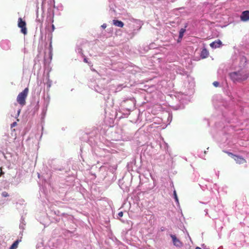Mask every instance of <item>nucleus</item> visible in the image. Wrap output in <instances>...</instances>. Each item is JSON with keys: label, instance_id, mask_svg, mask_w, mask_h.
I'll list each match as a JSON object with an SVG mask.
<instances>
[{"label": "nucleus", "instance_id": "obj_29", "mask_svg": "<svg viewBox=\"0 0 249 249\" xmlns=\"http://www.w3.org/2000/svg\"><path fill=\"white\" fill-rule=\"evenodd\" d=\"M20 110H19L18 111V114L20 113Z\"/></svg>", "mask_w": 249, "mask_h": 249}, {"label": "nucleus", "instance_id": "obj_18", "mask_svg": "<svg viewBox=\"0 0 249 249\" xmlns=\"http://www.w3.org/2000/svg\"><path fill=\"white\" fill-rule=\"evenodd\" d=\"M36 20L40 23H42V21H43V19L42 18H39L38 16H37V18H36Z\"/></svg>", "mask_w": 249, "mask_h": 249}, {"label": "nucleus", "instance_id": "obj_3", "mask_svg": "<svg viewBox=\"0 0 249 249\" xmlns=\"http://www.w3.org/2000/svg\"><path fill=\"white\" fill-rule=\"evenodd\" d=\"M18 27L21 28V32L24 35L27 34L26 22L25 21L22 20L21 18H19L18 19Z\"/></svg>", "mask_w": 249, "mask_h": 249}, {"label": "nucleus", "instance_id": "obj_7", "mask_svg": "<svg viewBox=\"0 0 249 249\" xmlns=\"http://www.w3.org/2000/svg\"><path fill=\"white\" fill-rule=\"evenodd\" d=\"M221 45H222V42L219 39L213 41L210 44V47H220Z\"/></svg>", "mask_w": 249, "mask_h": 249}, {"label": "nucleus", "instance_id": "obj_10", "mask_svg": "<svg viewBox=\"0 0 249 249\" xmlns=\"http://www.w3.org/2000/svg\"><path fill=\"white\" fill-rule=\"evenodd\" d=\"M21 241V240L19 239H18L16 241H15L10 247V249H16L18 247L19 243Z\"/></svg>", "mask_w": 249, "mask_h": 249}, {"label": "nucleus", "instance_id": "obj_17", "mask_svg": "<svg viewBox=\"0 0 249 249\" xmlns=\"http://www.w3.org/2000/svg\"><path fill=\"white\" fill-rule=\"evenodd\" d=\"M225 153H227L229 156H231L233 159L234 156H236V155H234L232 154L231 152H228V151H224Z\"/></svg>", "mask_w": 249, "mask_h": 249}, {"label": "nucleus", "instance_id": "obj_4", "mask_svg": "<svg viewBox=\"0 0 249 249\" xmlns=\"http://www.w3.org/2000/svg\"><path fill=\"white\" fill-rule=\"evenodd\" d=\"M170 237H171L174 245L177 247L180 248L182 246V243L177 238L176 235L171 234Z\"/></svg>", "mask_w": 249, "mask_h": 249}, {"label": "nucleus", "instance_id": "obj_13", "mask_svg": "<svg viewBox=\"0 0 249 249\" xmlns=\"http://www.w3.org/2000/svg\"><path fill=\"white\" fill-rule=\"evenodd\" d=\"M109 3H110L109 5V6L110 7V9L111 10H112L113 12H114L115 10H114V5L113 4V3L114 2V0H108Z\"/></svg>", "mask_w": 249, "mask_h": 249}, {"label": "nucleus", "instance_id": "obj_11", "mask_svg": "<svg viewBox=\"0 0 249 249\" xmlns=\"http://www.w3.org/2000/svg\"><path fill=\"white\" fill-rule=\"evenodd\" d=\"M10 45V42L7 39L2 40L0 42V46L4 47L5 46H9Z\"/></svg>", "mask_w": 249, "mask_h": 249}, {"label": "nucleus", "instance_id": "obj_14", "mask_svg": "<svg viewBox=\"0 0 249 249\" xmlns=\"http://www.w3.org/2000/svg\"><path fill=\"white\" fill-rule=\"evenodd\" d=\"M241 62L242 63V64H241V67L245 66V65H246V63L247 62V59H246V58L245 57H244V56L242 57L241 58Z\"/></svg>", "mask_w": 249, "mask_h": 249}, {"label": "nucleus", "instance_id": "obj_19", "mask_svg": "<svg viewBox=\"0 0 249 249\" xmlns=\"http://www.w3.org/2000/svg\"><path fill=\"white\" fill-rule=\"evenodd\" d=\"M2 196L3 197H7V196H9V195L6 192H3L2 193Z\"/></svg>", "mask_w": 249, "mask_h": 249}, {"label": "nucleus", "instance_id": "obj_23", "mask_svg": "<svg viewBox=\"0 0 249 249\" xmlns=\"http://www.w3.org/2000/svg\"><path fill=\"white\" fill-rule=\"evenodd\" d=\"M118 216L119 217H122L123 216V212H120L118 213Z\"/></svg>", "mask_w": 249, "mask_h": 249}, {"label": "nucleus", "instance_id": "obj_26", "mask_svg": "<svg viewBox=\"0 0 249 249\" xmlns=\"http://www.w3.org/2000/svg\"><path fill=\"white\" fill-rule=\"evenodd\" d=\"M0 176H1L3 174H4V173L1 170V168H0Z\"/></svg>", "mask_w": 249, "mask_h": 249}, {"label": "nucleus", "instance_id": "obj_16", "mask_svg": "<svg viewBox=\"0 0 249 249\" xmlns=\"http://www.w3.org/2000/svg\"><path fill=\"white\" fill-rule=\"evenodd\" d=\"M174 198H175V199L176 200V201L178 203V196H177L176 191L175 190L174 191Z\"/></svg>", "mask_w": 249, "mask_h": 249}, {"label": "nucleus", "instance_id": "obj_12", "mask_svg": "<svg viewBox=\"0 0 249 249\" xmlns=\"http://www.w3.org/2000/svg\"><path fill=\"white\" fill-rule=\"evenodd\" d=\"M186 27V26L184 28H181L179 33V38L181 39L184 35V33L186 31L185 28Z\"/></svg>", "mask_w": 249, "mask_h": 249}, {"label": "nucleus", "instance_id": "obj_24", "mask_svg": "<svg viewBox=\"0 0 249 249\" xmlns=\"http://www.w3.org/2000/svg\"><path fill=\"white\" fill-rule=\"evenodd\" d=\"M101 27L105 29L107 27V24L106 23H104L102 26Z\"/></svg>", "mask_w": 249, "mask_h": 249}, {"label": "nucleus", "instance_id": "obj_22", "mask_svg": "<svg viewBox=\"0 0 249 249\" xmlns=\"http://www.w3.org/2000/svg\"><path fill=\"white\" fill-rule=\"evenodd\" d=\"M17 122H15L11 124V128H13V127H15V126H17Z\"/></svg>", "mask_w": 249, "mask_h": 249}, {"label": "nucleus", "instance_id": "obj_25", "mask_svg": "<svg viewBox=\"0 0 249 249\" xmlns=\"http://www.w3.org/2000/svg\"><path fill=\"white\" fill-rule=\"evenodd\" d=\"M49 52L51 53L52 52V48H49Z\"/></svg>", "mask_w": 249, "mask_h": 249}, {"label": "nucleus", "instance_id": "obj_1", "mask_svg": "<svg viewBox=\"0 0 249 249\" xmlns=\"http://www.w3.org/2000/svg\"><path fill=\"white\" fill-rule=\"evenodd\" d=\"M230 76L233 81L241 82L247 79L249 77V74L247 71H241L231 72Z\"/></svg>", "mask_w": 249, "mask_h": 249}, {"label": "nucleus", "instance_id": "obj_28", "mask_svg": "<svg viewBox=\"0 0 249 249\" xmlns=\"http://www.w3.org/2000/svg\"><path fill=\"white\" fill-rule=\"evenodd\" d=\"M84 61L86 62H87V61L86 58L84 59Z\"/></svg>", "mask_w": 249, "mask_h": 249}, {"label": "nucleus", "instance_id": "obj_30", "mask_svg": "<svg viewBox=\"0 0 249 249\" xmlns=\"http://www.w3.org/2000/svg\"><path fill=\"white\" fill-rule=\"evenodd\" d=\"M52 27H53V29L54 28V25H53Z\"/></svg>", "mask_w": 249, "mask_h": 249}, {"label": "nucleus", "instance_id": "obj_8", "mask_svg": "<svg viewBox=\"0 0 249 249\" xmlns=\"http://www.w3.org/2000/svg\"><path fill=\"white\" fill-rule=\"evenodd\" d=\"M112 23L114 25L118 27H123L124 25V24L122 21L117 19H113L112 20Z\"/></svg>", "mask_w": 249, "mask_h": 249}, {"label": "nucleus", "instance_id": "obj_27", "mask_svg": "<svg viewBox=\"0 0 249 249\" xmlns=\"http://www.w3.org/2000/svg\"><path fill=\"white\" fill-rule=\"evenodd\" d=\"M196 249H201V248H200V247H196Z\"/></svg>", "mask_w": 249, "mask_h": 249}, {"label": "nucleus", "instance_id": "obj_2", "mask_svg": "<svg viewBox=\"0 0 249 249\" xmlns=\"http://www.w3.org/2000/svg\"><path fill=\"white\" fill-rule=\"evenodd\" d=\"M29 92L28 88H25L22 92H20L17 96V101L21 106L26 104V99Z\"/></svg>", "mask_w": 249, "mask_h": 249}, {"label": "nucleus", "instance_id": "obj_5", "mask_svg": "<svg viewBox=\"0 0 249 249\" xmlns=\"http://www.w3.org/2000/svg\"><path fill=\"white\" fill-rule=\"evenodd\" d=\"M241 20L242 21H248L249 20V11H245L242 13L240 16Z\"/></svg>", "mask_w": 249, "mask_h": 249}, {"label": "nucleus", "instance_id": "obj_6", "mask_svg": "<svg viewBox=\"0 0 249 249\" xmlns=\"http://www.w3.org/2000/svg\"><path fill=\"white\" fill-rule=\"evenodd\" d=\"M233 159L235 160L236 162L238 164H243L246 163V160L241 156L236 155L234 156Z\"/></svg>", "mask_w": 249, "mask_h": 249}, {"label": "nucleus", "instance_id": "obj_20", "mask_svg": "<svg viewBox=\"0 0 249 249\" xmlns=\"http://www.w3.org/2000/svg\"><path fill=\"white\" fill-rule=\"evenodd\" d=\"M219 85V82H217V81H214L213 83V85L215 87H218Z\"/></svg>", "mask_w": 249, "mask_h": 249}, {"label": "nucleus", "instance_id": "obj_9", "mask_svg": "<svg viewBox=\"0 0 249 249\" xmlns=\"http://www.w3.org/2000/svg\"><path fill=\"white\" fill-rule=\"evenodd\" d=\"M209 55V52L207 51V50L204 48V49L202 50L201 53V57L202 58H205L208 57Z\"/></svg>", "mask_w": 249, "mask_h": 249}, {"label": "nucleus", "instance_id": "obj_21", "mask_svg": "<svg viewBox=\"0 0 249 249\" xmlns=\"http://www.w3.org/2000/svg\"><path fill=\"white\" fill-rule=\"evenodd\" d=\"M46 0H43L42 3V8H44L46 6Z\"/></svg>", "mask_w": 249, "mask_h": 249}, {"label": "nucleus", "instance_id": "obj_15", "mask_svg": "<svg viewBox=\"0 0 249 249\" xmlns=\"http://www.w3.org/2000/svg\"><path fill=\"white\" fill-rule=\"evenodd\" d=\"M48 2V5H49V7L48 8V9H50L51 8V6L52 5H53V7L55 6L54 5V0H49V1Z\"/></svg>", "mask_w": 249, "mask_h": 249}]
</instances>
